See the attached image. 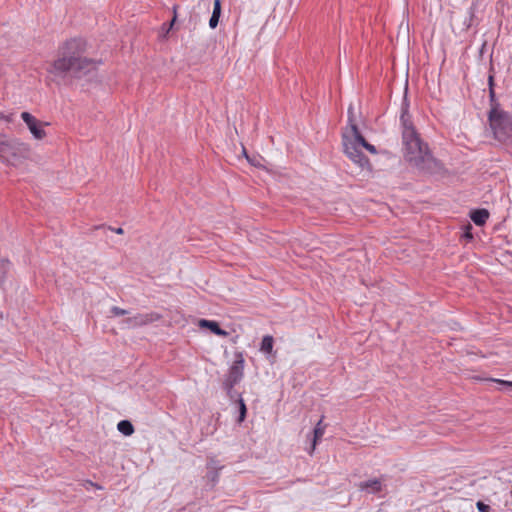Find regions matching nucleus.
Here are the masks:
<instances>
[{
	"label": "nucleus",
	"instance_id": "1",
	"mask_svg": "<svg viewBox=\"0 0 512 512\" xmlns=\"http://www.w3.org/2000/svg\"><path fill=\"white\" fill-rule=\"evenodd\" d=\"M408 110V98H403L401 103L400 123L402 128L404 158L417 169L432 172L436 168L437 163L430 154L427 145L421 141L416 132Z\"/></svg>",
	"mask_w": 512,
	"mask_h": 512
},
{
	"label": "nucleus",
	"instance_id": "2",
	"mask_svg": "<svg viewBox=\"0 0 512 512\" xmlns=\"http://www.w3.org/2000/svg\"><path fill=\"white\" fill-rule=\"evenodd\" d=\"M85 50L86 42L83 39L74 38L68 40L61 48L60 56L51 65L49 72L55 75L70 73L77 78L93 74L97 69V62L82 57L81 54Z\"/></svg>",
	"mask_w": 512,
	"mask_h": 512
},
{
	"label": "nucleus",
	"instance_id": "3",
	"mask_svg": "<svg viewBox=\"0 0 512 512\" xmlns=\"http://www.w3.org/2000/svg\"><path fill=\"white\" fill-rule=\"evenodd\" d=\"M342 142L347 157L361 170H369V160L362 150L366 149L375 154L376 148L364 139L355 124H351L343 131Z\"/></svg>",
	"mask_w": 512,
	"mask_h": 512
},
{
	"label": "nucleus",
	"instance_id": "4",
	"mask_svg": "<svg viewBox=\"0 0 512 512\" xmlns=\"http://www.w3.org/2000/svg\"><path fill=\"white\" fill-rule=\"evenodd\" d=\"M487 117L493 138L502 143H512V113L506 111L497 98H489Z\"/></svg>",
	"mask_w": 512,
	"mask_h": 512
},
{
	"label": "nucleus",
	"instance_id": "5",
	"mask_svg": "<svg viewBox=\"0 0 512 512\" xmlns=\"http://www.w3.org/2000/svg\"><path fill=\"white\" fill-rule=\"evenodd\" d=\"M27 151V146L24 143L0 134V160L3 162L17 165L26 156Z\"/></svg>",
	"mask_w": 512,
	"mask_h": 512
},
{
	"label": "nucleus",
	"instance_id": "6",
	"mask_svg": "<svg viewBox=\"0 0 512 512\" xmlns=\"http://www.w3.org/2000/svg\"><path fill=\"white\" fill-rule=\"evenodd\" d=\"M21 118L36 139L40 140L45 137L46 134L43 129V124L39 120H37L32 114L28 112H22Z\"/></svg>",
	"mask_w": 512,
	"mask_h": 512
},
{
	"label": "nucleus",
	"instance_id": "7",
	"mask_svg": "<svg viewBox=\"0 0 512 512\" xmlns=\"http://www.w3.org/2000/svg\"><path fill=\"white\" fill-rule=\"evenodd\" d=\"M244 370V359L242 355L238 356V359L234 361L233 365L229 369L226 384L232 388L237 384L243 377Z\"/></svg>",
	"mask_w": 512,
	"mask_h": 512
},
{
	"label": "nucleus",
	"instance_id": "8",
	"mask_svg": "<svg viewBox=\"0 0 512 512\" xmlns=\"http://www.w3.org/2000/svg\"><path fill=\"white\" fill-rule=\"evenodd\" d=\"M160 318L159 314L152 313H140L133 317H130L126 320L128 326L137 327L147 325L149 323L155 322Z\"/></svg>",
	"mask_w": 512,
	"mask_h": 512
},
{
	"label": "nucleus",
	"instance_id": "9",
	"mask_svg": "<svg viewBox=\"0 0 512 512\" xmlns=\"http://www.w3.org/2000/svg\"><path fill=\"white\" fill-rule=\"evenodd\" d=\"M361 491H365L369 494L380 492L382 489V482L379 479H369L367 481L360 482L358 485Z\"/></svg>",
	"mask_w": 512,
	"mask_h": 512
},
{
	"label": "nucleus",
	"instance_id": "10",
	"mask_svg": "<svg viewBox=\"0 0 512 512\" xmlns=\"http://www.w3.org/2000/svg\"><path fill=\"white\" fill-rule=\"evenodd\" d=\"M199 327L208 328L215 335L218 336H227V332L220 328L219 324L216 321L201 319L199 320Z\"/></svg>",
	"mask_w": 512,
	"mask_h": 512
},
{
	"label": "nucleus",
	"instance_id": "11",
	"mask_svg": "<svg viewBox=\"0 0 512 512\" xmlns=\"http://www.w3.org/2000/svg\"><path fill=\"white\" fill-rule=\"evenodd\" d=\"M471 220L478 226H482L489 218V212L486 209H477L471 212Z\"/></svg>",
	"mask_w": 512,
	"mask_h": 512
},
{
	"label": "nucleus",
	"instance_id": "12",
	"mask_svg": "<svg viewBox=\"0 0 512 512\" xmlns=\"http://www.w3.org/2000/svg\"><path fill=\"white\" fill-rule=\"evenodd\" d=\"M322 419H323V417L319 420V422L316 424V426L313 430V439H312V444H311V450L309 451L310 454L313 453V451L315 450V447L317 445V442L324 435L325 426L322 425Z\"/></svg>",
	"mask_w": 512,
	"mask_h": 512
},
{
	"label": "nucleus",
	"instance_id": "13",
	"mask_svg": "<svg viewBox=\"0 0 512 512\" xmlns=\"http://www.w3.org/2000/svg\"><path fill=\"white\" fill-rule=\"evenodd\" d=\"M220 15H221V1L214 0L213 12H212V16L209 20L210 28L215 29L217 27Z\"/></svg>",
	"mask_w": 512,
	"mask_h": 512
},
{
	"label": "nucleus",
	"instance_id": "14",
	"mask_svg": "<svg viewBox=\"0 0 512 512\" xmlns=\"http://www.w3.org/2000/svg\"><path fill=\"white\" fill-rule=\"evenodd\" d=\"M220 15H221V1L214 0L213 12H212V16L209 20L210 28L215 29L217 27Z\"/></svg>",
	"mask_w": 512,
	"mask_h": 512
},
{
	"label": "nucleus",
	"instance_id": "15",
	"mask_svg": "<svg viewBox=\"0 0 512 512\" xmlns=\"http://www.w3.org/2000/svg\"><path fill=\"white\" fill-rule=\"evenodd\" d=\"M220 15H221V1L214 0L213 12H212V16L209 20L210 28L215 29L217 27Z\"/></svg>",
	"mask_w": 512,
	"mask_h": 512
},
{
	"label": "nucleus",
	"instance_id": "16",
	"mask_svg": "<svg viewBox=\"0 0 512 512\" xmlns=\"http://www.w3.org/2000/svg\"><path fill=\"white\" fill-rule=\"evenodd\" d=\"M274 339L271 335H266L263 337L260 351L264 354L270 355L273 351Z\"/></svg>",
	"mask_w": 512,
	"mask_h": 512
},
{
	"label": "nucleus",
	"instance_id": "17",
	"mask_svg": "<svg viewBox=\"0 0 512 512\" xmlns=\"http://www.w3.org/2000/svg\"><path fill=\"white\" fill-rule=\"evenodd\" d=\"M117 429L125 436H130L134 432L132 423L128 420H122L117 424Z\"/></svg>",
	"mask_w": 512,
	"mask_h": 512
},
{
	"label": "nucleus",
	"instance_id": "18",
	"mask_svg": "<svg viewBox=\"0 0 512 512\" xmlns=\"http://www.w3.org/2000/svg\"><path fill=\"white\" fill-rule=\"evenodd\" d=\"M239 403V417H238V422L241 423L244 421L245 417H246V412H247V409H246V405H245V402L242 398L239 399L238 401Z\"/></svg>",
	"mask_w": 512,
	"mask_h": 512
},
{
	"label": "nucleus",
	"instance_id": "19",
	"mask_svg": "<svg viewBox=\"0 0 512 512\" xmlns=\"http://www.w3.org/2000/svg\"><path fill=\"white\" fill-rule=\"evenodd\" d=\"M9 267L8 260L0 258V282L4 279Z\"/></svg>",
	"mask_w": 512,
	"mask_h": 512
},
{
	"label": "nucleus",
	"instance_id": "20",
	"mask_svg": "<svg viewBox=\"0 0 512 512\" xmlns=\"http://www.w3.org/2000/svg\"><path fill=\"white\" fill-rule=\"evenodd\" d=\"M111 313L114 315V316H123V315H126L128 314V311L120 308V307H117V306H113L111 308Z\"/></svg>",
	"mask_w": 512,
	"mask_h": 512
},
{
	"label": "nucleus",
	"instance_id": "21",
	"mask_svg": "<svg viewBox=\"0 0 512 512\" xmlns=\"http://www.w3.org/2000/svg\"><path fill=\"white\" fill-rule=\"evenodd\" d=\"M488 85H489V96H495L493 75H489Z\"/></svg>",
	"mask_w": 512,
	"mask_h": 512
},
{
	"label": "nucleus",
	"instance_id": "22",
	"mask_svg": "<svg viewBox=\"0 0 512 512\" xmlns=\"http://www.w3.org/2000/svg\"><path fill=\"white\" fill-rule=\"evenodd\" d=\"M476 507L479 512H489V510H490V507L481 501H478L476 503Z\"/></svg>",
	"mask_w": 512,
	"mask_h": 512
},
{
	"label": "nucleus",
	"instance_id": "23",
	"mask_svg": "<svg viewBox=\"0 0 512 512\" xmlns=\"http://www.w3.org/2000/svg\"><path fill=\"white\" fill-rule=\"evenodd\" d=\"M492 381H494L500 385L506 386V387H512V381H506V380H501V379H492Z\"/></svg>",
	"mask_w": 512,
	"mask_h": 512
},
{
	"label": "nucleus",
	"instance_id": "24",
	"mask_svg": "<svg viewBox=\"0 0 512 512\" xmlns=\"http://www.w3.org/2000/svg\"><path fill=\"white\" fill-rule=\"evenodd\" d=\"M471 229H472L471 225H468L466 227L465 232H464V237L469 239V240H471L473 238L472 233H471Z\"/></svg>",
	"mask_w": 512,
	"mask_h": 512
},
{
	"label": "nucleus",
	"instance_id": "25",
	"mask_svg": "<svg viewBox=\"0 0 512 512\" xmlns=\"http://www.w3.org/2000/svg\"><path fill=\"white\" fill-rule=\"evenodd\" d=\"M173 10H174V17L172 18L171 23H170V26H169V28L166 30V33H168L169 29L173 26L174 22L176 21V6H174Z\"/></svg>",
	"mask_w": 512,
	"mask_h": 512
},
{
	"label": "nucleus",
	"instance_id": "26",
	"mask_svg": "<svg viewBox=\"0 0 512 512\" xmlns=\"http://www.w3.org/2000/svg\"><path fill=\"white\" fill-rule=\"evenodd\" d=\"M112 230H113L115 233H117V234H123V232H124V231H123V229H122V228H120V227H119V228L112 229Z\"/></svg>",
	"mask_w": 512,
	"mask_h": 512
},
{
	"label": "nucleus",
	"instance_id": "27",
	"mask_svg": "<svg viewBox=\"0 0 512 512\" xmlns=\"http://www.w3.org/2000/svg\"><path fill=\"white\" fill-rule=\"evenodd\" d=\"M407 94V86L405 87V90H404V96H406Z\"/></svg>",
	"mask_w": 512,
	"mask_h": 512
}]
</instances>
